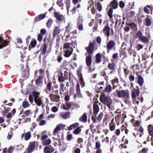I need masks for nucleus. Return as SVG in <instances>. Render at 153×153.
Returning a JSON list of instances; mask_svg holds the SVG:
<instances>
[{
  "label": "nucleus",
  "instance_id": "1",
  "mask_svg": "<svg viewBox=\"0 0 153 153\" xmlns=\"http://www.w3.org/2000/svg\"><path fill=\"white\" fill-rule=\"evenodd\" d=\"M117 96L119 98H124L126 100H128L130 98L129 90L126 89L124 90H116Z\"/></svg>",
  "mask_w": 153,
  "mask_h": 153
},
{
  "label": "nucleus",
  "instance_id": "2",
  "mask_svg": "<svg viewBox=\"0 0 153 153\" xmlns=\"http://www.w3.org/2000/svg\"><path fill=\"white\" fill-rule=\"evenodd\" d=\"M140 94V90L136 89H134L131 93V97L133 100L135 101L137 105H138L139 103V100L140 97L138 96Z\"/></svg>",
  "mask_w": 153,
  "mask_h": 153
},
{
  "label": "nucleus",
  "instance_id": "3",
  "mask_svg": "<svg viewBox=\"0 0 153 153\" xmlns=\"http://www.w3.org/2000/svg\"><path fill=\"white\" fill-rule=\"evenodd\" d=\"M135 38L139 39L143 43L145 44L149 42V39L146 36H143L142 32L140 30L137 31L135 35Z\"/></svg>",
  "mask_w": 153,
  "mask_h": 153
},
{
  "label": "nucleus",
  "instance_id": "4",
  "mask_svg": "<svg viewBox=\"0 0 153 153\" xmlns=\"http://www.w3.org/2000/svg\"><path fill=\"white\" fill-rule=\"evenodd\" d=\"M100 100L102 103L109 108L111 107V105L112 103V100L110 97L107 96L100 97Z\"/></svg>",
  "mask_w": 153,
  "mask_h": 153
},
{
  "label": "nucleus",
  "instance_id": "5",
  "mask_svg": "<svg viewBox=\"0 0 153 153\" xmlns=\"http://www.w3.org/2000/svg\"><path fill=\"white\" fill-rule=\"evenodd\" d=\"M54 16L56 19V20L59 23H65V19L64 16L60 13L59 12L55 11L54 12Z\"/></svg>",
  "mask_w": 153,
  "mask_h": 153
},
{
  "label": "nucleus",
  "instance_id": "6",
  "mask_svg": "<svg viewBox=\"0 0 153 153\" xmlns=\"http://www.w3.org/2000/svg\"><path fill=\"white\" fill-rule=\"evenodd\" d=\"M126 117V113L123 111L121 114H118L115 117V120L117 122L122 123L124 122V119Z\"/></svg>",
  "mask_w": 153,
  "mask_h": 153
},
{
  "label": "nucleus",
  "instance_id": "7",
  "mask_svg": "<svg viewBox=\"0 0 153 153\" xmlns=\"http://www.w3.org/2000/svg\"><path fill=\"white\" fill-rule=\"evenodd\" d=\"M10 41L9 37L7 36L6 38L4 39V38H2V36H0V49L7 46Z\"/></svg>",
  "mask_w": 153,
  "mask_h": 153
},
{
  "label": "nucleus",
  "instance_id": "8",
  "mask_svg": "<svg viewBox=\"0 0 153 153\" xmlns=\"http://www.w3.org/2000/svg\"><path fill=\"white\" fill-rule=\"evenodd\" d=\"M45 83L46 86L45 90L46 93L49 94L52 90H53V86L52 85V82L51 81H48L47 82L45 81Z\"/></svg>",
  "mask_w": 153,
  "mask_h": 153
},
{
  "label": "nucleus",
  "instance_id": "9",
  "mask_svg": "<svg viewBox=\"0 0 153 153\" xmlns=\"http://www.w3.org/2000/svg\"><path fill=\"white\" fill-rule=\"evenodd\" d=\"M35 146V144L34 142H30L24 153H31L34 150Z\"/></svg>",
  "mask_w": 153,
  "mask_h": 153
},
{
  "label": "nucleus",
  "instance_id": "10",
  "mask_svg": "<svg viewBox=\"0 0 153 153\" xmlns=\"http://www.w3.org/2000/svg\"><path fill=\"white\" fill-rule=\"evenodd\" d=\"M87 52L91 55L93 52L94 49V43L90 42L87 47H85Z\"/></svg>",
  "mask_w": 153,
  "mask_h": 153
},
{
  "label": "nucleus",
  "instance_id": "11",
  "mask_svg": "<svg viewBox=\"0 0 153 153\" xmlns=\"http://www.w3.org/2000/svg\"><path fill=\"white\" fill-rule=\"evenodd\" d=\"M49 97L51 101L53 102H59L60 101V97L59 95L51 94H50Z\"/></svg>",
  "mask_w": 153,
  "mask_h": 153
},
{
  "label": "nucleus",
  "instance_id": "12",
  "mask_svg": "<svg viewBox=\"0 0 153 153\" xmlns=\"http://www.w3.org/2000/svg\"><path fill=\"white\" fill-rule=\"evenodd\" d=\"M116 65L113 62L109 63L108 65V68L111 71L110 74H113L116 70Z\"/></svg>",
  "mask_w": 153,
  "mask_h": 153
},
{
  "label": "nucleus",
  "instance_id": "13",
  "mask_svg": "<svg viewBox=\"0 0 153 153\" xmlns=\"http://www.w3.org/2000/svg\"><path fill=\"white\" fill-rule=\"evenodd\" d=\"M115 42L113 40H110L107 43L106 48L108 53H109L110 51L115 46Z\"/></svg>",
  "mask_w": 153,
  "mask_h": 153
},
{
  "label": "nucleus",
  "instance_id": "14",
  "mask_svg": "<svg viewBox=\"0 0 153 153\" xmlns=\"http://www.w3.org/2000/svg\"><path fill=\"white\" fill-rule=\"evenodd\" d=\"M85 62L87 67L90 69H91V65L92 63V57L90 55H89L86 57Z\"/></svg>",
  "mask_w": 153,
  "mask_h": 153
},
{
  "label": "nucleus",
  "instance_id": "15",
  "mask_svg": "<svg viewBox=\"0 0 153 153\" xmlns=\"http://www.w3.org/2000/svg\"><path fill=\"white\" fill-rule=\"evenodd\" d=\"M46 16V13L41 14L39 16H36L34 19L33 22L36 23V22L40 21L44 19Z\"/></svg>",
  "mask_w": 153,
  "mask_h": 153
},
{
  "label": "nucleus",
  "instance_id": "16",
  "mask_svg": "<svg viewBox=\"0 0 153 153\" xmlns=\"http://www.w3.org/2000/svg\"><path fill=\"white\" fill-rule=\"evenodd\" d=\"M110 27L108 24H106L103 30V32L104 35L109 37L110 35Z\"/></svg>",
  "mask_w": 153,
  "mask_h": 153
},
{
  "label": "nucleus",
  "instance_id": "17",
  "mask_svg": "<svg viewBox=\"0 0 153 153\" xmlns=\"http://www.w3.org/2000/svg\"><path fill=\"white\" fill-rule=\"evenodd\" d=\"M98 102H94L93 104V109L94 112V115L96 116L98 112L99 111V108L98 105Z\"/></svg>",
  "mask_w": 153,
  "mask_h": 153
},
{
  "label": "nucleus",
  "instance_id": "18",
  "mask_svg": "<svg viewBox=\"0 0 153 153\" xmlns=\"http://www.w3.org/2000/svg\"><path fill=\"white\" fill-rule=\"evenodd\" d=\"M55 150V149L51 146H46L45 147L44 150V153H52Z\"/></svg>",
  "mask_w": 153,
  "mask_h": 153
},
{
  "label": "nucleus",
  "instance_id": "19",
  "mask_svg": "<svg viewBox=\"0 0 153 153\" xmlns=\"http://www.w3.org/2000/svg\"><path fill=\"white\" fill-rule=\"evenodd\" d=\"M114 16L116 19L115 24L117 25V23H118V25H120L122 22L121 18L120 16H119L118 15L115 14L114 15ZM122 23L123 25L124 24V22H123Z\"/></svg>",
  "mask_w": 153,
  "mask_h": 153
},
{
  "label": "nucleus",
  "instance_id": "20",
  "mask_svg": "<svg viewBox=\"0 0 153 153\" xmlns=\"http://www.w3.org/2000/svg\"><path fill=\"white\" fill-rule=\"evenodd\" d=\"M137 81L140 87H142L144 83V80L142 76L140 75L137 74Z\"/></svg>",
  "mask_w": 153,
  "mask_h": 153
},
{
  "label": "nucleus",
  "instance_id": "21",
  "mask_svg": "<svg viewBox=\"0 0 153 153\" xmlns=\"http://www.w3.org/2000/svg\"><path fill=\"white\" fill-rule=\"evenodd\" d=\"M83 20L81 19H79L77 22V24L78 26V29L80 31L82 30H83V25H82Z\"/></svg>",
  "mask_w": 153,
  "mask_h": 153
},
{
  "label": "nucleus",
  "instance_id": "22",
  "mask_svg": "<svg viewBox=\"0 0 153 153\" xmlns=\"http://www.w3.org/2000/svg\"><path fill=\"white\" fill-rule=\"evenodd\" d=\"M109 6L111 8L114 9H115L117 8L118 6V4L117 0H113L109 4Z\"/></svg>",
  "mask_w": 153,
  "mask_h": 153
},
{
  "label": "nucleus",
  "instance_id": "23",
  "mask_svg": "<svg viewBox=\"0 0 153 153\" xmlns=\"http://www.w3.org/2000/svg\"><path fill=\"white\" fill-rule=\"evenodd\" d=\"M87 113H84L79 118V121L85 123L87 122Z\"/></svg>",
  "mask_w": 153,
  "mask_h": 153
},
{
  "label": "nucleus",
  "instance_id": "24",
  "mask_svg": "<svg viewBox=\"0 0 153 153\" xmlns=\"http://www.w3.org/2000/svg\"><path fill=\"white\" fill-rule=\"evenodd\" d=\"M60 30L58 26H56L54 27L53 30V37L54 38L56 35L59 34Z\"/></svg>",
  "mask_w": 153,
  "mask_h": 153
},
{
  "label": "nucleus",
  "instance_id": "25",
  "mask_svg": "<svg viewBox=\"0 0 153 153\" xmlns=\"http://www.w3.org/2000/svg\"><path fill=\"white\" fill-rule=\"evenodd\" d=\"M34 101L36 104L38 106H42V107H44V104L42 102L41 98L40 97L34 100Z\"/></svg>",
  "mask_w": 153,
  "mask_h": 153
},
{
  "label": "nucleus",
  "instance_id": "26",
  "mask_svg": "<svg viewBox=\"0 0 153 153\" xmlns=\"http://www.w3.org/2000/svg\"><path fill=\"white\" fill-rule=\"evenodd\" d=\"M43 77L42 76H40L35 80L36 85L39 86L40 84L42 83Z\"/></svg>",
  "mask_w": 153,
  "mask_h": 153
},
{
  "label": "nucleus",
  "instance_id": "27",
  "mask_svg": "<svg viewBox=\"0 0 153 153\" xmlns=\"http://www.w3.org/2000/svg\"><path fill=\"white\" fill-rule=\"evenodd\" d=\"M101 54L97 53L95 56V62L97 63H99L101 62Z\"/></svg>",
  "mask_w": 153,
  "mask_h": 153
},
{
  "label": "nucleus",
  "instance_id": "28",
  "mask_svg": "<svg viewBox=\"0 0 153 153\" xmlns=\"http://www.w3.org/2000/svg\"><path fill=\"white\" fill-rule=\"evenodd\" d=\"M76 91L78 97H82V95L80 93V85L79 84L77 83L76 85Z\"/></svg>",
  "mask_w": 153,
  "mask_h": 153
},
{
  "label": "nucleus",
  "instance_id": "29",
  "mask_svg": "<svg viewBox=\"0 0 153 153\" xmlns=\"http://www.w3.org/2000/svg\"><path fill=\"white\" fill-rule=\"evenodd\" d=\"M36 44L37 42L36 39L32 41L28 49L30 51L32 48L35 47Z\"/></svg>",
  "mask_w": 153,
  "mask_h": 153
},
{
  "label": "nucleus",
  "instance_id": "30",
  "mask_svg": "<svg viewBox=\"0 0 153 153\" xmlns=\"http://www.w3.org/2000/svg\"><path fill=\"white\" fill-rule=\"evenodd\" d=\"M79 125V123H76L70 125L69 127H68V129L69 130L74 129L78 127Z\"/></svg>",
  "mask_w": 153,
  "mask_h": 153
},
{
  "label": "nucleus",
  "instance_id": "31",
  "mask_svg": "<svg viewBox=\"0 0 153 153\" xmlns=\"http://www.w3.org/2000/svg\"><path fill=\"white\" fill-rule=\"evenodd\" d=\"M48 48L47 45L46 43H44L42 46L40 50H41L42 52V53L45 54L46 53L47 48Z\"/></svg>",
  "mask_w": 153,
  "mask_h": 153
},
{
  "label": "nucleus",
  "instance_id": "32",
  "mask_svg": "<svg viewBox=\"0 0 153 153\" xmlns=\"http://www.w3.org/2000/svg\"><path fill=\"white\" fill-rule=\"evenodd\" d=\"M71 50H67L65 51L64 56L65 57H69L72 54V52L73 51V49L71 47L70 48Z\"/></svg>",
  "mask_w": 153,
  "mask_h": 153
},
{
  "label": "nucleus",
  "instance_id": "33",
  "mask_svg": "<svg viewBox=\"0 0 153 153\" xmlns=\"http://www.w3.org/2000/svg\"><path fill=\"white\" fill-rule=\"evenodd\" d=\"M148 131L150 135H153V126L151 124L149 125L148 126Z\"/></svg>",
  "mask_w": 153,
  "mask_h": 153
},
{
  "label": "nucleus",
  "instance_id": "34",
  "mask_svg": "<svg viewBox=\"0 0 153 153\" xmlns=\"http://www.w3.org/2000/svg\"><path fill=\"white\" fill-rule=\"evenodd\" d=\"M62 127V125L60 124L58 125L53 131V135H55L56 133L60 131L61 130V127Z\"/></svg>",
  "mask_w": 153,
  "mask_h": 153
},
{
  "label": "nucleus",
  "instance_id": "35",
  "mask_svg": "<svg viewBox=\"0 0 153 153\" xmlns=\"http://www.w3.org/2000/svg\"><path fill=\"white\" fill-rule=\"evenodd\" d=\"M64 84L63 83H61L60 85L59 93L61 95L63 94L62 92H64L66 90V88L64 87Z\"/></svg>",
  "mask_w": 153,
  "mask_h": 153
},
{
  "label": "nucleus",
  "instance_id": "36",
  "mask_svg": "<svg viewBox=\"0 0 153 153\" xmlns=\"http://www.w3.org/2000/svg\"><path fill=\"white\" fill-rule=\"evenodd\" d=\"M113 121V120H112L111 121V122L109 124V127L110 130L112 131H114L115 128V123H114L112 121Z\"/></svg>",
  "mask_w": 153,
  "mask_h": 153
},
{
  "label": "nucleus",
  "instance_id": "37",
  "mask_svg": "<svg viewBox=\"0 0 153 153\" xmlns=\"http://www.w3.org/2000/svg\"><path fill=\"white\" fill-rule=\"evenodd\" d=\"M112 89V87L110 85H108L103 90V92H109L111 91Z\"/></svg>",
  "mask_w": 153,
  "mask_h": 153
},
{
  "label": "nucleus",
  "instance_id": "38",
  "mask_svg": "<svg viewBox=\"0 0 153 153\" xmlns=\"http://www.w3.org/2000/svg\"><path fill=\"white\" fill-rule=\"evenodd\" d=\"M61 75H59L58 76V80L60 82H64L66 79L63 76V73H61L60 74Z\"/></svg>",
  "mask_w": 153,
  "mask_h": 153
},
{
  "label": "nucleus",
  "instance_id": "39",
  "mask_svg": "<svg viewBox=\"0 0 153 153\" xmlns=\"http://www.w3.org/2000/svg\"><path fill=\"white\" fill-rule=\"evenodd\" d=\"M129 26L131 27V29H133L134 31H136L137 30V25L134 22H132L129 24Z\"/></svg>",
  "mask_w": 153,
  "mask_h": 153
},
{
  "label": "nucleus",
  "instance_id": "40",
  "mask_svg": "<svg viewBox=\"0 0 153 153\" xmlns=\"http://www.w3.org/2000/svg\"><path fill=\"white\" fill-rule=\"evenodd\" d=\"M81 129L80 127H78L75 128L73 131V133L74 134L77 135L79 134L81 131Z\"/></svg>",
  "mask_w": 153,
  "mask_h": 153
},
{
  "label": "nucleus",
  "instance_id": "41",
  "mask_svg": "<svg viewBox=\"0 0 153 153\" xmlns=\"http://www.w3.org/2000/svg\"><path fill=\"white\" fill-rule=\"evenodd\" d=\"M81 5L80 4H78L76 7L75 6L71 10H70V11L72 12V14H75L76 13L77 8H79L80 7Z\"/></svg>",
  "mask_w": 153,
  "mask_h": 153
},
{
  "label": "nucleus",
  "instance_id": "42",
  "mask_svg": "<svg viewBox=\"0 0 153 153\" xmlns=\"http://www.w3.org/2000/svg\"><path fill=\"white\" fill-rule=\"evenodd\" d=\"M62 53H60L59 54H58V56L57 57V62L60 63L61 62L62 60Z\"/></svg>",
  "mask_w": 153,
  "mask_h": 153
},
{
  "label": "nucleus",
  "instance_id": "43",
  "mask_svg": "<svg viewBox=\"0 0 153 153\" xmlns=\"http://www.w3.org/2000/svg\"><path fill=\"white\" fill-rule=\"evenodd\" d=\"M31 137V134L30 131L27 132L25 134V139L26 140H29Z\"/></svg>",
  "mask_w": 153,
  "mask_h": 153
},
{
  "label": "nucleus",
  "instance_id": "44",
  "mask_svg": "<svg viewBox=\"0 0 153 153\" xmlns=\"http://www.w3.org/2000/svg\"><path fill=\"white\" fill-rule=\"evenodd\" d=\"M10 50L9 49L7 48L3 52V55L5 57H7V55L10 54Z\"/></svg>",
  "mask_w": 153,
  "mask_h": 153
},
{
  "label": "nucleus",
  "instance_id": "45",
  "mask_svg": "<svg viewBox=\"0 0 153 153\" xmlns=\"http://www.w3.org/2000/svg\"><path fill=\"white\" fill-rule=\"evenodd\" d=\"M118 79L117 77H115L114 79H112L111 83L112 85H117L119 83Z\"/></svg>",
  "mask_w": 153,
  "mask_h": 153
},
{
  "label": "nucleus",
  "instance_id": "46",
  "mask_svg": "<svg viewBox=\"0 0 153 153\" xmlns=\"http://www.w3.org/2000/svg\"><path fill=\"white\" fill-rule=\"evenodd\" d=\"M32 94L33 95V96L34 97V100L36 99L40 98L39 97V93L38 92L35 91H33L32 92Z\"/></svg>",
  "mask_w": 153,
  "mask_h": 153
},
{
  "label": "nucleus",
  "instance_id": "47",
  "mask_svg": "<svg viewBox=\"0 0 153 153\" xmlns=\"http://www.w3.org/2000/svg\"><path fill=\"white\" fill-rule=\"evenodd\" d=\"M53 22V20L51 19H48V20L46 25L47 27H48V28H50L51 25H52V23Z\"/></svg>",
  "mask_w": 153,
  "mask_h": 153
},
{
  "label": "nucleus",
  "instance_id": "48",
  "mask_svg": "<svg viewBox=\"0 0 153 153\" xmlns=\"http://www.w3.org/2000/svg\"><path fill=\"white\" fill-rule=\"evenodd\" d=\"M29 105V104L27 101H24L22 103V106L24 108L28 107Z\"/></svg>",
  "mask_w": 153,
  "mask_h": 153
},
{
  "label": "nucleus",
  "instance_id": "49",
  "mask_svg": "<svg viewBox=\"0 0 153 153\" xmlns=\"http://www.w3.org/2000/svg\"><path fill=\"white\" fill-rule=\"evenodd\" d=\"M71 106V104L67 103L66 105H64L63 106V108L64 110H68L70 108Z\"/></svg>",
  "mask_w": 153,
  "mask_h": 153
},
{
  "label": "nucleus",
  "instance_id": "50",
  "mask_svg": "<svg viewBox=\"0 0 153 153\" xmlns=\"http://www.w3.org/2000/svg\"><path fill=\"white\" fill-rule=\"evenodd\" d=\"M70 114L69 112H66L62 115V117L63 119H66L69 117Z\"/></svg>",
  "mask_w": 153,
  "mask_h": 153
},
{
  "label": "nucleus",
  "instance_id": "51",
  "mask_svg": "<svg viewBox=\"0 0 153 153\" xmlns=\"http://www.w3.org/2000/svg\"><path fill=\"white\" fill-rule=\"evenodd\" d=\"M145 20V22L144 23L145 25L147 26L150 25L151 24V21L150 19L148 18H146Z\"/></svg>",
  "mask_w": 153,
  "mask_h": 153
},
{
  "label": "nucleus",
  "instance_id": "52",
  "mask_svg": "<svg viewBox=\"0 0 153 153\" xmlns=\"http://www.w3.org/2000/svg\"><path fill=\"white\" fill-rule=\"evenodd\" d=\"M71 0H66L65 1V4L66 6L67 10L68 11L70 7Z\"/></svg>",
  "mask_w": 153,
  "mask_h": 153
},
{
  "label": "nucleus",
  "instance_id": "53",
  "mask_svg": "<svg viewBox=\"0 0 153 153\" xmlns=\"http://www.w3.org/2000/svg\"><path fill=\"white\" fill-rule=\"evenodd\" d=\"M113 8H110L108 12V15L109 17H111L112 18V17L113 16L112 14H113Z\"/></svg>",
  "mask_w": 153,
  "mask_h": 153
},
{
  "label": "nucleus",
  "instance_id": "54",
  "mask_svg": "<svg viewBox=\"0 0 153 153\" xmlns=\"http://www.w3.org/2000/svg\"><path fill=\"white\" fill-rule=\"evenodd\" d=\"M97 10L99 11H101L102 9V6L101 4L99 2H98L97 3Z\"/></svg>",
  "mask_w": 153,
  "mask_h": 153
},
{
  "label": "nucleus",
  "instance_id": "55",
  "mask_svg": "<svg viewBox=\"0 0 153 153\" xmlns=\"http://www.w3.org/2000/svg\"><path fill=\"white\" fill-rule=\"evenodd\" d=\"M103 116V114L102 112L100 113V114L98 115L97 117V119L98 120V122H100L101 121Z\"/></svg>",
  "mask_w": 153,
  "mask_h": 153
},
{
  "label": "nucleus",
  "instance_id": "56",
  "mask_svg": "<svg viewBox=\"0 0 153 153\" xmlns=\"http://www.w3.org/2000/svg\"><path fill=\"white\" fill-rule=\"evenodd\" d=\"M71 46V43L69 42H66L63 45V48L65 49H67L70 48Z\"/></svg>",
  "mask_w": 153,
  "mask_h": 153
},
{
  "label": "nucleus",
  "instance_id": "57",
  "mask_svg": "<svg viewBox=\"0 0 153 153\" xmlns=\"http://www.w3.org/2000/svg\"><path fill=\"white\" fill-rule=\"evenodd\" d=\"M51 140L48 139L43 141V144L44 145H49L51 143Z\"/></svg>",
  "mask_w": 153,
  "mask_h": 153
},
{
  "label": "nucleus",
  "instance_id": "58",
  "mask_svg": "<svg viewBox=\"0 0 153 153\" xmlns=\"http://www.w3.org/2000/svg\"><path fill=\"white\" fill-rule=\"evenodd\" d=\"M90 127L91 131L92 133H94L96 132V129L94 128V126L93 125V123L90 125Z\"/></svg>",
  "mask_w": 153,
  "mask_h": 153
},
{
  "label": "nucleus",
  "instance_id": "59",
  "mask_svg": "<svg viewBox=\"0 0 153 153\" xmlns=\"http://www.w3.org/2000/svg\"><path fill=\"white\" fill-rule=\"evenodd\" d=\"M80 82L82 87H83L85 85V82L84 81L83 77H81V79H79Z\"/></svg>",
  "mask_w": 153,
  "mask_h": 153
},
{
  "label": "nucleus",
  "instance_id": "60",
  "mask_svg": "<svg viewBox=\"0 0 153 153\" xmlns=\"http://www.w3.org/2000/svg\"><path fill=\"white\" fill-rule=\"evenodd\" d=\"M105 53L103 51L102 54H101V58H102L105 60H107L108 59V57L105 55Z\"/></svg>",
  "mask_w": 153,
  "mask_h": 153
},
{
  "label": "nucleus",
  "instance_id": "61",
  "mask_svg": "<svg viewBox=\"0 0 153 153\" xmlns=\"http://www.w3.org/2000/svg\"><path fill=\"white\" fill-rule=\"evenodd\" d=\"M56 4L59 7H62L64 5V4L62 2V0L58 1H57Z\"/></svg>",
  "mask_w": 153,
  "mask_h": 153
},
{
  "label": "nucleus",
  "instance_id": "62",
  "mask_svg": "<svg viewBox=\"0 0 153 153\" xmlns=\"http://www.w3.org/2000/svg\"><path fill=\"white\" fill-rule=\"evenodd\" d=\"M24 113L26 116H28L31 113V112L30 110H28L25 111Z\"/></svg>",
  "mask_w": 153,
  "mask_h": 153
},
{
  "label": "nucleus",
  "instance_id": "63",
  "mask_svg": "<svg viewBox=\"0 0 153 153\" xmlns=\"http://www.w3.org/2000/svg\"><path fill=\"white\" fill-rule=\"evenodd\" d=\"M140 125V123L138 120H137L135 121V123H134V126L135 127H138Z\"/></svg>",
  "mask_w": 153,
  "mask_h": 153
},
{
  "label": "nucleus",
  "instance_id": "64",
  "mask_svg": "<svg viewBox=\"0 0 153 153\" xmlns=\"http://www.w3.org/2000/svg\"><path fill=\"white\" fill-rule=\"evenodd\" d=\"M148 150L147 148H143L139 152V153H147L146 152L148 151Z\"/></svg>",
  "mask_w": 153,
  "mask_h": 153
}]
</instances>
